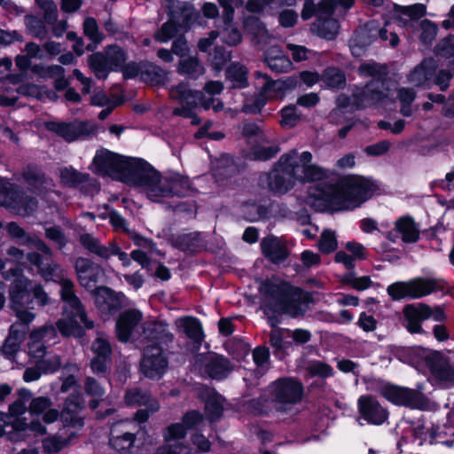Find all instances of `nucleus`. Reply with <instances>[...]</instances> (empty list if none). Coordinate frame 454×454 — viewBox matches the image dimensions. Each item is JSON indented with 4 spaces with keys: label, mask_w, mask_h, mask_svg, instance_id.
I'll return each instance as SVG.
<instances>
[{
    "label": "nucleus",
    "mask_w": 454,
    "mask_h": 454,
    "mask_svg": "<svg viewBox=\"0 0 454 454\" xmlns=\"http://www.w3.org/2000/svg\"><path fill=\"white\" fill-rule=\"evenodd\" d=\"M244 27L247 32L254 36V39L256 40L258 44H266L270 42L271 35L264 23L258 18L254 16L246 18Z\"/></svg>",
    "instance_id": "7c9ffc66"
},
{
    "label": "nucleus",
    "mask_w": 454,
    "mask_h": 454,
    "mask_svg": "<svg viewBox=\"0 0 454 454\" xmlns=\"http://www.w3.org/2000/svg\"><path fill=\"white\" fill-rule=\"evenodd\" d=\"M262 252L273 263H280L288 256L286 247L277 238L267 237L261 242Z\"/></svg>",
    "instance_id": "bb28decb"
},
{
    "label": "nucleus",
    "mask_w": 454,
    "mask_h": 454,
    "mask_svg": "<svg viewBox=\"0 0 454 454\" xmlns=\"http://www.w3.org/2000/svg\"><path fill=\"white\" fill-rule=\"evenodd\" d=\"M269 391L276 411L286 412L301 400L303 387L292 378H280L269 386Z\"/></svg>",
    "instance_id": "0eeeda50"
},
{
    "label": "nucleus",
    "mask_w": 454,
    "mask_h": 454,
    "mask_svg": "<svg viewBox=\"0 0 454 454\" xmlns=\"http://www.w3.org/2000/svg\"><path fill=\"white\" fill-rule=\"evenodd\" d=\"M400 16L396 20L399 26L409 27L426 14L424 4H417L411 6L399 7Z\"/></svg>",
    "instance_id": "72a5a7b5"
},
{
    "label": "nucleus",
    "mask_w": 454,
    "mask_h": 454,
    "mask_svg": "<svg viewBox=\"0 0 454 454\" xmlns=\"http://www.w3.org/2000/svg\"><path fill=\"white\" fill-rule=\"evenodd\" d=\"M47 129L62 137L67 142H73L94 134L97 126L90 121L75 120L72 122L50 121L46 123Z\"/></svg>",
    "instance_id": "1a4fd4ad"
},
{
    "label": "nucleus",
    "mask_w": 454,
    "mask_h": 454,
    "mask_svg": "<svg viewBox=\"0 0 454 454\" xmlns=\"http://www.w3.org/2000/svg\"><path fill=\"white\" fill-rule=\"evenodd\" d=\"M0 205L12 208L20 215H27L37 208L38 201L26 194L19 185L0 178Z\"/></svg>",
    "instance_id": "6e6552de"
},
{
    "label": "nucleus",
    "mask_w": 454,
    "mask_h": 454,
    "mask_svg": "<svg viewBox=\"0 0 454 454\" xmlns=\"http://www.w3.org/2000/svg\"><path fill=\"white\" fill-rule=\"evenodd\" d=\"M129 422H121L114 426L111 431L110 445L117 451H126L129 450L134 443L135 434L123 430Z\"/></svg>",
    "instance_id": "cd10ccee"
},
{
    "label": "nucleus",
    "mask_w": 454,
    "mask_h": 454,
    "mask_svg": "<svg viewBox=\"0 0 454 454\" xmlns=\"http://www.w3.org/2000/svg\"><path fill=\"white\" fill-rule=\"evenodd\" d=\"M317 247L324 254H330L336 250L338 242L335 232L331 230H325L320 236Z\"/></svg>",
    "instance_id": "6e6d98bb"
},
{
    "label": "nucleus",
    "mask_w": 454,
    "mask_h": 454,
    "mask_svg": "<svg viewBox=\"0 0 454 454\" xmlns=\"http://www.w3.org/2000/svg\"><path fill=\"white\" fill-rule=\"evenodd\" d=\"M80 320L78 317H70L68 318H62L57 321L56 325L63 336H79L82 334V328L79 325Z\"/></svg>",
    "instance_id": "de8ad7c7"
},
{
    "label": "nucleus",
    "mask_w": 454,
    "mask_h": 454,
    "mask_svg": "<svg viewBox=\"0 0 454 454\" xmlns=\"http://www.w3.org/2000/svg\"><path fill=\"white\" fill-rule=\"evenodd\" d=\"M395 231L402 235L404 242H415L419 236L417 225L409 216H403L395 222Z\"/></svg>",
    "instance_id": "c9c22d12"
},
{
    "label": "nucleus",
    "mask_w": 454,
    "mask_h": 454,
    "mask_svg": "<svg viewBox=\"0 0 454 454\" xmlns=\"http://www.w3.org/2000/svg\"><path fill=\"white\" fill-rule=\"evenodd\" d=\"M255 76L257 78H262L264 82L262 84L261 92L245 98L242 111L246 114H257L262 110L267 102L265 97L266 92L271 90L280 91L285 89L284 82L280 81L273 82L265 74L256 72Z\"/></svg>",
    "instance_id": "f8f14e48"
},
{
    "label": "nucleus",
    "mask_w": 454,
    "mask_h": 454,
    "mask_svg": "<svg viewBox=\"0 0 454 454\" xmlns=\"http://www.w3.org/2000/svg\"><path fill=\"white\" fill-rule=\"evenodd\" d=\"M124 402L129 406H145L151 412H156L160 409L158 401L147 391L139 387H131L126 390Z\"/></svg>",
    "instance_id": "393cba45"
},
{
    "label": "nucleus",
    "mask_w": 454,
    "mask_h": 454,
    "mask_svg": "<svg viewBox=\"0 0 454 454\" xmlns=\"http://www.w3.org/2000/svg\"><path fill=\"white\" fill-rule=\"evenodd\" d=\"M93 172L138 186L152 201L184 197L190 193L188 177L177 173L161 176L150 165L137 159L126 158L108 150L98 151L91 165Z\"/></svg>",
    "instance_id": "f257e3e1"
},
{
    "label": "nucleus",
    "mask_w": 454,
    "mask_h": 454,
    "mask_svg": "<svg viewBox=\"0 0 454 454\" xmlns=\"http://www.w3.org/2000/svg\"><path fill=\"white\" fill-rule=\"evenodd\" d=\"M64 302L66 304L64 310L68 317H78L87 328L93 327V322L88 320L83 306L77 296L67 299Z\"/></svg>",
    "instance_id": "4c0bfd02"
},
{
    "label": "nucleus",
    "mask_w": 454,
    "mask_h": 454,
    "mask_svg": "<svg viewBox=\"0 0 454 454\" xmlns=\"http://www.w3.org/2000/svg\"><path fill=\"white\" fill-rule=\"evenodd\" d=\"M108 62L113 70H117L125 64L126 52L117 45H111L106 49Z\"/></svg>",
    "instance_id": "5fc2aeb1"
},
{
    "label": "nucleus",
    "mask_w": 454,
    "mask_h": 454,
    "mask_svg": "<svg viewBox=\"0 0 454 454\" xmlns=\"http://www.w3.org/2000/svg\"><path fill=\"white\" fill-rule=\"evenodd\" d=\"M436 53L440 57L452 59L450 63L454 66V36L442 40L436 46Z\"/></svg>",
    "instance_id": "680f3d73"
},
{
    "label": "nucleus",
    "mask_w": 454,
    "mask_h": 454,
    "mask_svg": "<svg viewBox=\"0 0 454 454\" xmlns=\"http://www.w3.org/2000/svg\"><path fill=\"white\" fill-rule=\"evenodd\" d=\"M223 27L219 32V35L222 38V41L230 45L235 46L239 44L242 40V35L239 30L235 27L232 20H223Z\"/></svg>",
    "instance_id": "c03bdc74"
},
{
    "label": "nucleus",
    "mask_w": 454,
    "mask_h": 454,
    "mask_svg": "<svg viewBox=\"0 0 454 454\" xmlns=\"http://www.w3.org/2000/svg\"><path fill=\"white\" fill-rule=\"evenodd\" d=\"M339 32V24L333 19L324 20L318 29V35L327 40H333Z\"/></svg>",
    "instance_id": "0e129e2a"
},
{
    "label": "nucleus",
    "mask_w": 454,
    "mask_h": 454,
    "mask_svg": "<svg viewBox=\"0 0 454 454\" xmlns=\"http://www.w3.org/2000/svg\"><path fill=\"white\" fill-rule=\"evenodd\" d=\"M259 291L262 295V309L272 327L270 342L276 349H283L286 331L278 327V317L284 314L292 317L303 315L305 309L302 306L312 301L311 294L286 283L274 284L268 281L261 284Z\"/></svg>",
    "instance_id": "7ed1b4c3"
},
{
    "label": "nucleus",
    "mask_w": 454,
    "mask_h": 454,
    "mask_svg": "<svg viewBox=\"0 0 454 454\" xmlns=\"http://www.w3.org/2000/svg\"><path fill=\"white\" fill-rule=\"evenodd\" d=\"M52 402L49 397L39 396L30 399L29 412L35 415H43V421L46 424L56 422L59 417V411L51 408Z\"/></svg>",
    "instance_id": "b1692460"
},
{
    "label": "nucleus",
    "mask_w": 454,
    "mask_h": 454,
    "mask_svg": "<svg viewBox=\"0 0 454 454\" xmlns=\"http://www.w3.org/2000/svg\"><path fill=\"white\" fill-rule=\"evenodd\" d=\"M387 294L394 300H401L405 297L411 298L410 294V281L408 282H397L390 285L387 287Z\"/></svg>",
    "instance_id": "69168bd1"
},
{
    "label": "nucleus",
    "mask_w": 454,
    "mask_h": 454,
    "mask_svg": "<svg viewBox=\"0 0 454 454\" xmlns=\"http://www.w3.org/2000/svg\"><path fill=\"white\" fill-rule=\"evenodd\" d=\"M357 406L362 418L371 424L380 425L387 419V411L371 395L360 396Z\"/></svg>",
    "instance_id": "2eb2a0df"
},
{
    "label": "nucleus",
    "mask_w": 454,
    "mask_h": 454,
    "mask_svg": "<svg viewBox=\"0 0 454 454\" xmlns=\"http://www.w3.org/2000/svg\"><path fill=\"white\" fill-rule=\"evenodd\" d=\"M206 413L210 420H215L222 415L223 406V399L217 396L209 397L205 404Z\"/></svg>",
    "instance_id": "13d9d810"
},
{
    "label": "nucleus",
    "mask_w": 454,
    "mask_h": 454,
    "mask_svg": "<svg viewBox=\"0 0 454 454\" xmlns=\"http://www.w3.org/2000/svg\"><path fill=\"white\" fill-rule=\"evenodd\" d=\"M73 434L67 438H64L59 434H51L45 437L42 442V448L46 454H55L61 451L64 448L68 446Z\"/></svg>",
    "instance_id": "a19ab883"
},
{
    "label": "nucleus",
    "mask_w": 454,
    "mask_h": 454,
    "mask_svg": "<svg viewBox=\"0 0 454 454\" xmlns=\"http://www.w3.org/2000/svg\"><path fill=\"white\" fill-rule=\"evenodd\" d=\"M421 30L419 38L423 43H431L436 37L437 27L430 20H424L419 23Z\"/></svg>",
    "instance_id": "052dcab7"
},
{
    "label": "nucleus",
    "mask_w": 454,
    "mask_h": 454,
    "mask_svg": "<svg viewBox=\"0 0 454 454\" xmlns=\"http://www.w3.org/2000/svg\"><path fill=\"white\" fill-rule=\"evenodd\" d=\"M358 72L363 76L380 78L387 74V67L375 62H367L358 67Z\"/></svg>",
    "instance_id": "bf43d9fd"
},
{
    "label": "nucleus",
    "mask_w": 454,
    "mask_h": 454,
    "mask_svg": "<svg viewBox=\"0 0 454 454\" xmlns=\"http://www.w3.org/2000/svg\"><path fill=\"white\" fill-rule=\"evenodd\" d=\"M177 72L192 79H197L204 74L205 68L196 57H187L179 61Z\"/></svg>",
    "instance_id": "58836bf2"
},
{
    "label": "nucleus",
    "mask_w": 454,
    "mask_h": 454,
    "mask_svg": "<svg viewBox=\"0 0 454 454\" xmlns=\"http://www.w3.org/2000/svg\"><path fill=\"white\" fill-rule=\"evenodd\" d=\"M24 22L28 33L31 35L41 40L46 37L47 28L43 20H41L35 15L29 14L25 16Z\"/></svg>",
    "instance_id": "a18cd8bd"
},
{
    "label": "nucleus",
    "mask_w": 454,
    "mask_h": 454,
    "mask_svg": "<svg viewBox=\"0 0 454 454\" xmlns=\"http://www.w3.org/2000/svg\"><path fill=\"white\" fill-rule=\"evenodd\" d=\"M427 364L432 374L441 381L454 383V364L441 353L427 356Z\"/></svg>",
    "instance_id": "6ab92c4d"
},
{
    "label": "nucleus",
    "mask_w": 454,
    "mask_h": 454,
    "mask_svg": "<svg viewBox=\"0 0 454 454\" xmlns=\"http://www.w3.org/2000/svg\"><path fill=\"white\" fill-rule=\"evenodd\" d=\"M78 239L88 252L107 260V246L102 245L98 239L90 233H82Z\"/></svg>",
    "instance_id": "ea45409f"
},
{
    "label": "nucleus",
    "mask_w": 454,
    "mask_h": 454,
    "mask_svg": "<svg viewBox=\"0 0 454 454\" xmlns=\"http://www.w3.org/2000/svg\"><path fill=\"white\" fill-rule=\"evenodd\" d=\"M236 169L231 157L224 155L214 163V175L220 178L230 176Z\"/></svg>",
    "instance_id": "8fccbe9b"
},
{
    "label": "nucleus",
    "mask_w": 454,
    "mask_h": 454,
    "mask_svg": "<svg viewBox=\"0 0 454 454\" xmlns=\"http://www.w3.org/2000/svg\"><path fill=\"white\" fill-rule=\"evenodd\" d=\"M140 78L150 84H161L168 80V72L155 64L147 63L141 69Z\"/></svg>",
    "instance_id": "f704fd0d"
},
{
    "label": "nucleus",
    "mask_w": 454,
    "mask_h": 454,
    "mask_svg": "<svg viewBox=\"0 0 454 454\" xmlns=\"http://www.w3.org/2000/svg\"><path fill=\"white\" fill-rule=\"evenodd\" d=\"M406 328L411 333H421L420 322L431 317L432 309L425 303L409 304L403 308Z\"/></svg>",
    "instance_id": "a211bd4d"
},
{
    "label": "nucleus",
    "mask_w": 454,
    "mask_h": 454,
    "mask_svg": "<svg viewBox=\"0 0 454 454\" xmlns=\"http://www.w3.org/2000/svg\"><path fill=\"white\" fill-rule=\"evenodd\" d=\"M437 69V63L432 58L423 59L407 74L406 79L412 87H426Z\"/></svg>",
    "instance_id": "f3484780"
},
{
    "label": "nucleus",
    "mask_w": 454,
    "mask_h": 454,
    "mask_svg": "<svg viewBox=\"0 0 454 454\" xmlns=\"http://www.w3.org/2000/svg\"><path fill=\"white\" fill-rule=\"evenodd\" d=\"M265 61L268 67L276 73H286L293 68L292 61L277 46L266 52Z\"/></svg>",
    "instance_id": "c756f323"
},
{
    "label": "nucleus",
    "mask_w": 454,
    "mask_h": 454,
    "mask_svg": "<svg viewBox=\"0 0 454 454\" xmlns=\"http://www.w3.org/2000/svg\"><path fill=\"white\" fill-rule=\"evenodd\" d=\"M177 33V27L172 21L165 22L161 27L155 33V39L160 43H167Z\"/></svg>",
    "instance_id": "338daca9"
},
{
    "label": "nucleus",
    "mask_w": 454,
    "mask_h": 454,
    "mask_svg": "<svg viewBox=\"0 0 454 454\" xmlns=\"http://www.w3.org/2000/svg\"><path fill=\"white\" fill-rule=\"evenodd\" d=\"M386 97L384 83L380 80L371 82L362 90L354 94L355 102L359 107L378 104Z\"/></svg>",
    "instance_id": "aec40b11"
},
{
    "label": "nucleus",
    "mask_w": 454,
    "mask_h": 454,
    "mask_svg": "<svg viewBox=\"0 0 454 454\" xmlns=\"http://www.w3.org/2000/svg\"><path fill=\"white\" fill-rule=\"evenodd\" d=\"M146 337L160 343H168L173 340V334L163 322H151L144 329Z\"/></svg>",
    "instance_id": "473e14b6"
},
{
    "label": "nucleus",
    "mask_w": 454,
    "mask_h": 454,
    "mask_svg": "<svg viewBox=\"0 0 454 454\" xmlns=\"http://www.w3.org/2000/svg\"><path fill=\"white\" fill-rule=\"evenodd\" d=\"M382 394L388 401L398 405L420 409L425 403L422 394L406 387L387 386L383 388Z\"/></svg>",
    "instance_id": "4468645a"
},
{
    "label": "nucleus",
    "mask_w": 454,
    "mask_h": 454,
    "mask_svg": "<svg viewBox=\"0 0 454 454\" xmlns=\"http://www.w3.org/2000/svg\"><path fill=\"white\" fill-rule=\"evenodd\" d=\"M168 364V359L161 347L158 345H148L145 348L141 361V371L145 377L156 380L160 379L166 372Z\"/></svg>",
    "instance_id": "9d476101"
},
{
    "label": "nucleus",
    "mask_w": 454,
    "mask_h": 454,
    "mask_svg": "<svg viewBox=\"0 0 454 454\" xmlns=\"http://www.w3.org/2000/svg\"><path fill=\"white\" fill-rule=\"evenodd\" d=\"M60 180L68 186H77L89 180V175L81 173L73 168H63L60 169Z\"/></svg>",
    "instance_id": "49530a36"
},
{
    "label": "nucleus",
    "mask_w": 454,
    "mask_h": 454,
    "mask_svg": "<svg viewBox=\"0 0 454 454\" xmlns=\"http://www.w3.org/2000/svg\"><path fill=\"white\" fill-rule=\"evenodd\" d=\"M27 260L38 268V271L45 281L59 282L65 276L64 270L52 261H43L37 253L27 254Z\"/></svg>",
    "instance_id": "412c9836"
},
{
    "label": "nucleus",
    "mask_w": 454,
    "mask_h": 454,
    "mask_svg": "<svg viewBox=\"0 0 454 454\" xmlns=\"http://www.w3.org/2000/svg\"><path fill=\"white\" fill-rule=\"evenodd\" d=\"M30 280L21 278L12 284L10 290V304L20 322L11 325L8 337H13L22 341L28 330V325L35 318V314L30 310L31 301L27 294Z\"/></svg>",
    "instance_id": "20e7f679"
},
{
    "label": "nucleus",
    "mask_w": 454,
    "mask_h": 454,
    "mask_svg": "<svg viewBox=\"0 0 454 454\" xmlns=\"http://www.w3.org/2000/svg\"><path fill=\"white\" fill-rule=\"evenodd\" d=\"M57 337L56 328L52 325L34 329L29 334L27 343L29 355L37 359L43 358L46 355L47 344L51 341L55 342Z\"/></svg>",
    "instance_id": "ddd939ff"
},
{
    "label": "nucleus",
    "mask_w": 454,
    "mask_h": 454,
    "mask_svg": "<svg viewBox=\"0 0 454 454\" xmlns=\"http://www.w3.org/2000/svg\"><path fill=\"white\" fill-rule=\"evenodd\" d=\"M198 240V234L185 233L174 237L172 242L175 247L182 251L192 252L197 247Z\"/></svg>",
    "instance_id": "3c124183"
},
{
    "label": "nucleus",
    "mask_w": 454,
    "mask_h": 454,
    "mask_svg": "<svg viewBox=\"0 0 454 454\" xmlns=\"http://www.w3.org/2000/svg\"><path fill=\"white\" fill-rule=\"evenodd\" d=\"M267 179L269 188L279 193L288 192L296 184L294 176L285 169V166H280V159L275 168L268 174Z\"/></svg>",
    "instance_id": "4be33fe9"
},
{
    "label": "nucleus",
    "mask_w": 454,
    "mask_h": 454,
    "mask_svg": "<svg viewBox=\"0 0 454 454\" xmlns=\"http://www.w3.org/2000/svg\"><path fill=\"white\" fill-rule=\"evenodd\" d=\"M300 121V115L296 113L294 106H286L281 111L280 124L284 128H293Z\"/></svg>",
    "instance_id": "774afa93"
},
{
    "label": "nucleus",
    "mask_w": 454,
    "mask_h": 454,
    "mask_svg": "<svg viewBox=\"0 0 454 454\" xmlns=\"http://www.w3.org/2000/svg\"><path fill=\"white\" fill-rule=\"evenodd\" d=\"M196 362H206L207 371L212 378H223L231 371L228 359L222 356L210 355L204 357L200 355L197 356Z\"/></svg>",
    "instance_id": "c85d7f7f"
},
{
    "label": "nucleus",
    "mask_w": 454,
    "mask_h": 454,
    "mask_svg": "<svg viewBox=\"0 0 454 454\" xmlns=\"http://www.w3.org/2000/svg\"><path fill=\"white\" fill-rule=\"evenodd\" d=\"M397 98L402 104V114L411 116L412 114L411 105L416 98V92L412 89L401 88L397 91Z\"/></svg>",
    "instance_id": "4d7b16f0"
},
{
    "label": "nucleus",
    "mask_w": 454,
    "mask_h": 454,
    "mask_svg": "<svg viewBox=\"0 0 454 454\" xmlns=\"http://www.w3.org/2000/svg\"><path fill=\"white\" fill-rule=\"evenodd\" d=\"M93 357L90 360V368L93 373L105 374L111 362L112 346L109 337L104 333H98L91 344Z\"/></svg>",
    "instance_id": "9b49d317"
},
{
    "label": "nucleus",
    "mask_w": 454,
    "mask_h": 454,
    "mask_svg": "<svg viewBox=\"0 0 454 454\" xmlns=\"http://www.w3.org/2000/svg\"><path fill=\"white\" fill-rule=\"evenodd\" d=\"M93 296L96 306L102 313H115L121 306L119 295L109 287L99 286L96 288Z\"/></svg>",
    "instance_id": "5701e85b"
},
{
    "label": "nucleus",
    "mask_w": 454,
    "mask_h": 454,
    "mask_svg": "<svg viewBox=\"0 0 454 454\" xmlns=\"http://www.w3.org/2000/svg\"><path fill=\"white\" fill-rule=\"evenodd\" d=\"M437 285L434 279L418 278L410 281L411 298L418 299L430 294L436 290Z\"/></svg>",
    "instance_id": "e433bc0d"
},
{
    "label": "nucleus",
    "mask_w": 454,
    "mask_h": 454,
    "mask_svg": "<svg viewBox=\"0 0 454 454\" xmlns=\"http://www.w3.org/2000/svg\"><path fill=\"white\" fill-rule=\"evenodd\" d=\"M89 65L98 78H106L109 71L113 70L106 51L91 55L89 59Z\"/></svg>",
    "instance_id": "79ce46f5"
},
{
    "label": "nucleus",
    "mask_w": 454,
    "mask_h": 454,
    "mask_svg": "<svg viewBox=\"0 0 454 454\" xmlns=\"http://www.w3.org/2000/svg\"><path fill=\"white\" fill-rule=\"evenodd\" d=\"M375 189L365 177L348 176L335 184L320 182L310 186L306 201L317 211L352 209L368 200Z\"/></svg>",
    "instance_id": "f03ea898"
},
{
    "label": "nucleus",
    "mask_w": 454,
    "mask_h": 454,
    "mask_svg": "<svg viewBox=\"0 0 454 454\" xmlns=\"http://www.w3.org/2000/svg\"><path fill=\"white\" fill-rule=\"evenodd\" d=\"M142 319V314L136 309L123 312L116 323V333L119 340L127 341L133 331Z\"/></svg>",
    "instance_id": "a878e982"
},
{
    "label": "nucleus",
    "mask_w": 454,
    "mask_h": 454,
    "mask_svg": "<svg viewBox=\"0 0 454 454\" xmlns=\"http://www.w3.org/2000/svg\"><path fill=\"white\" fill-rule=\"evenodd\" d=\"M176 325L182 330L185 335L196 342H200L203 339V332L200 323L198 319L192 317H184L176 320Z\"/></svg>",
    "instance_id": "2f4dec72"
},
{
    "label": "nucleus",
    "mask_w": 454,
    "mask_h": 454,
    "mask_svg": "<svg viewBox=\"0 0 454 454\" xmlns=\"http://www.w3.org/2000/svg\"><path fill=\"white\" fill-rule=\"evenodd\" d=\"M9 235L16 239L21 245H28L33 240V237L27 235L26 231L16 223L12 222L6 225Z\"/></svg>",
    "instance_id": "e2e57ef3"
},
{
    "label": "nucleus",
    "mask_w": 454,
    "mask_h": 454,
    "mask_svg": "<svg viewBox=\"0 0 454 454\" xmlns=\"http://www.w3.org/2000/svg\"><path fill=\"white\" fill-rule=\"evenodd\" d=\"M32 393L27 388H21L18 391V398L9 407V411L12 416L23 414L27 411V403L30 401Z\"/></svg>",
    "instance_id": "603ef678"
},
{
    "label": "nucleus",
    "mask_w": 454,
    "mask_h": 454,
    "mask_svg": "<svg viewBox=\"0 0 454 454\" xmlns=\"http://www.w3.org/2000/svg\"><path fill=\"white\" fill-rule=\"evenodd\" d=\"M322 80L328 87L333 89L341 88L346 82L343 72L337 68L326 69L322 75Z\"/></svg>",
    "instance_id": "864d4df0"
},
{
    "label": "nucleus",
    "mask_w": 454,
    "mask_h": 454,
    "mask_svg": "<svg viewBox=\"0 0 454 454\" xmlns=\"http://www.w3.org/2000/svg\"><path fill=\"white\" fill-rule=\"evenodd\" d=\"M169 96L176 100L181 106L173 110V114L177 116L186 118L192 117L193 110L200 104L204 109L213 108L215 112H219L223 108V104L216 98H210L206 99L201 91L192 90L186 83H179L169 90Z\"/></svg>",
    "instance_id": "423d86ee"
},
{
    "label": "nucleus",
    "mask_w": 454,
    "mask_h": 454,
    "mask_svg": "<svg viewBox=\"0 0 454 454\" xmlns=\"http://www.w3.org/2000/svg\"><path fill=\"white\" fill-rule=\"evenodd\" d=\"M84 407V401L80 395H70L64 403L59 417L64 427L81 428L83 427V419L80 416Z\"/></svg>",
    "instance_id": "dca6fc26"
},
{
    "label": "nucleus",
    "mask_w": 454,
    "mask_h": 454,
    "mask_svg": "<svg viewBox=\"0 0 454 454\" xmlns=\"http://www.w3.org/2000/svg\"><path fill=\"white\" fill-rule=\"evenodd\" d=\"M35 2L45 23L52 24L57 20L58 7L53 0H35Z\"/></svg>",
    "instance_id": "09e8293b"
},
{
    "label": "nucleus",
    "mask_w": 454,
    "mask_h": 454,
    "mask_svg": "<svg viewBox=\"0 0 454 454\" xmlns=\"http://www.w3.org/2000/svg\"><path fill=\"white\" fill-rule=\"evenodd\" d=\"M24 181L35 189L47 186L51 180L47 179L42 170L35 167H27L22 173Z\"/></svg>",
    "instance_id": "37998d69"
},
{
    "label": "nucleus",
    "mask_w": 454,
    "mask_h": 454,
    "mask_svg": "<svg viewBox=\"0 0 454 454\" xmlns=\"http://www.w3.org/2000/svg\"><path fill=\"white\" fill-rule=\"evenodd\" d=\"M313 156L308 152L299 153L293 150L280 157V166L290 173L294 180L300 183L321 181L327 176L325 169L312 163Z\"/></svg>",
    "instance_id": "39448f33"
}]
</instances>
